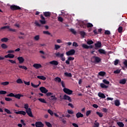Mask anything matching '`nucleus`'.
<instances>
[{
	"mask_svg": "<svg viewBox=\"0 0 127 127\" xmlns=\"http://www.w3.org/2000/svg\"><path fill=\"white\" fill-rule=\"evenodd\" d=\"M98 52L99 53H100V54H107V52H106V51H105V50L103 49H100L98 50Z\"/></svg>",
	"mask_w": 127,
	"mask_h": 127,
	"instance_id": "nucleus-23",
	"label": "nucleus"
},
{
	"mask_svg": "<svg viewBox=\"0 0 127 127\" xmlns=\"http://www.w3.org/2000/svg\"><path fill=\"white\" fill-rule=\"evenodd\" d=\"M48 113H49V114H50V115H51V116H53V115H54L53 111H52V110H51L50 109L48 110Z\"/></svg>",
	"mask_w": 127,
	"mask_h": 127,
	"instance_id": "nucleus-48",
	"label": "nucleus"
},
{
	"mask_svg": "<svg viewBox=\"0 0 127 127\" xmlns=\"http://www.w3.org/2000/svg\"><path fill=\"white\" fill-rule=\"evenodd\" d=\"M67 113H68V114H69L70 115H73V114H74V111H73V110H67Z\"/></svg>",
	"mask_w": 127,
	"mask_h": 127,
	"instance_id": "nucleus-54",
	"label": "nucleus"
},
{
	"mask_svg": "<svg viewBox=\"0 0 127 127\" xmlns=\"http://www.w3.org/2000/svg\"><path fill=\"white\" fill-rule=\"evenodd\" d=\"M45 124H46V125L47 126V127H52V125H51L50 123L46 122Z\"/></svg>",
	"mask_w": 127,
	"mask_h": 127,
	"instance_id": "nucleus-49",
	"label": "nucleus"
},
{
	"mask_svg": "<svg viewBox=\"0 0 127 127\" xmlns=\"http://www.w3.org/2000/svg\"><path fill=\"white\" fill-rule=\"evenodd\" d=\"M91 60H94V62H96V63H100V62H101V59L96 56L92 57Z\"/></svg>",
	"mask_w": 127,
	"mask_h": 127,
	"instance_id": "nucleus-9",
	"label": "nucleus"
},
{
	"mask_svg": "<svg viewBox=\"0 0 127 127\" xmlns=\"http://www.w3.org/2000/svg\"><path fill=\"white\" fill-rule=\"evenodd\" d=\"M64 75L66 77H72V74H71V73L65 72L64 73Z\"/></svg>",
	"mask_w": 127,
	"mask_h": 127,
	"instance_id": "nucleus-43",
	"label": "nucleus"
},
{
	"mask_svg": "<svg viewBox=\"0 0 127 127\" xmlns=\"http://www.w3.org/2000/svg\"><path fill=\"white\" fill-rule=\"evenodd\" d=\"M36 127H44V125L41 122H37L35 123Z\"/></svg>",
	"mask_w": 127,
	"mask_h": 127,
	"instance_id": "nucleus-12",
	"label": "nucleus"
},
{
	"mask_svg": "<svg viewBox=\"0 0 127 127\" xmlns=\"http://www.w3.org/2000/svg\"><path fill=\"white\" fill-rule=\"evenodd\" d=\"M5 58H10V59H12V58H14V55L13 54H8L7 55H5L4 56Z\"/></svg>",
	"mask_w": 127,
	"mask_h": 127,
	"instance_id": "nucleus-21",
	"label": "nucleus"
},
{
	"mask_svg": "<svg viewBox=\"0 0 127 127\" xmlns=\"http://www.w3.org/2000/svg\"><path fill=\"white\" fill-rule=\"evenodd\" d=\"M74 59H75V58L73 57H68L67 58V60L65 61L66 64H67V65H69V64H70V61H73Z\"/></svg>",
	"mask_w": 127,
	"mask_h": 127,
	"instance_id": "nucleus-14",
	"label": "nucleus"
},
{
	"mask_svg": "<svg viewBox=\"0 0 127 127\" xmlns=\"http://www.w3.org/2000/svg\"><path fill=\"white\" fill-rule=\"evenodd\" d=\"M18 66L20 69H24V70H27V67H26L25 65H18Z\"/></svg>",
	"mask_w": 127,
	"mask_h": 127,
	"instance_id": "nucleus-30",
	"label": "nucleus"
},
{
	"mask_svg": "<svg viewBox=\"0 0 127 127\" xmlns=\"http://www.w3.org/2000/svg\"><path fill=\"white\" fill-rule=\"evenodd\" d=\"M75 52H76L75 51V50L71 49V50L68 51V52H66V55H67V56H70L71 55H74V54H75Z\"/></svg>",
	"mask_w": 127,
	"mask_h": 127,
	"instance_id": "nucleus-8",
	"label": "nucleus"
},
{
	"mask_svg": "<svg viewBox=\"0 0 127 127\" xmlns=\"http://www.w3.org/2000/svg\"><path fill=\"white\" fill-rule=\"evenodd\" d=\"M127 83V79H123L119 81V83L122 84V85H125Z\"/></svg>",
	"mask_w": 127,
	"mask_h": 127,
	"instance_id": "nucleus-26",
	"label": "nucleus"
},
{
	"mask_svg": "<svg viewBox=\"0 0 127 127\" xmlns=\"http://www.w3.org/2000/svg\"><path fill=\"white\" fill-rule=\"evenodd\" d=\"M118 126H119L120 127H125V124L123 122H118L117 123Z\"/></svg>",
	"mask_w": 127,
	"mask_h": 127,
	"instance_id": "nucleus-35",
	"label": "nucleus"
},
{
	"mask_svg": "<svg viewBox=\"0 0 127 127\" xmlns=\"http://www.w3.org/2000/svg\"><path fill=\"white\" fill-rule=\"evenodd\" d=\"M115 106L119 107V106H120V101L119 100H115Z\"/></svg>",
	"mask_w": 127,
	"mask_h": 127,
	"instance_id": "nucleus-39",
	"label": "nucleus"
},
{
	"mask_svg": "<svg viewBox=\"0 0 127 127\" xmlns=\"http://www.w3.org/2000/svg\"><path fill=\"white\" fill-rule=\"evenodd\" d=\"M8 61L9 62H10L12 64H15L16 63V62L15 61H13L12 60H8Z\"/></svg>",
	"mask_w": 127,
	"mask_h": 127,
	"instance_id": "nucleus-55",
	"label": "nucleus"
},
{
	"mask_svg": "<svg viewBox=\"0 0 127 127\" xmlns=\"http://www.w3.org/2000/svg\"><path fill=\"white\" fill-rule=\"evenodd\" d=\"M33 66L35 69H40L42 67V65L40 64H35Z\"/></svg>",
	"mask_w": 127,
	"mask_h": 127,
	"instance_id": "nucleus-15",
	"label": "nucleus"
},
{
	"mask_svg": "<svg viewBox=\"0 0 127 127\" xmlns=\"http://www.w3.org/2000/svg\"><path fill=\"white\" fill-rule=\"evenodd\" d=\"M79 34H80L81 37L84 38V37H85V35H86V33L84 32V31H81L79 32Z\"/></svg>",
	"mask_w": 127,
	"mask_h": 127,
	"instance_id": "nucleus-29",
	"label": "nucleus"
},
{
	"mask_svg": "<svg viewBox=\"0 0 127 127\" xmlns=\"http://www.w3.org/2000/svg\"><path fill=\"white\" fill-rule=\"evenodd\" d=\"M90 114H91V111L90 110L87 111L86 113V117H89V116H90Z\"/></svg>",
	"mask_w": 127,
	"mask_h": 127,
	"instance_id": "nucleus-57",
	"label": "nucleus"
},
{
	"mask_svg": "<svg viewBox=\"0 0 127 127\" xmlns=\"http://www.w3.org/2000/svg\"><path fill=\"white\" fill-rule=\"evenodd\" d=\"M103 82L104 84H106V85H109V84H110V81L107 80V79H103Z\"/></svg>",
	"mask_w": 127,
	"mask_h": 127,
	"instance_id": "nucleus-50",
	"label": "nucleus"
},
{
	"mask_svg": "<svg viewBox=\"0 0 127 127\" xmlns=\"http://www.w3.org/2000/svg\"><path fill=\"white\" fill-rule=\"evenodd\" d=\"M7 97H13L14 98V94L13 93H10V94H8L6 96Z\"/></svg>",
	"mask_w": 127,
	"mask_h": 127,
	"instance_id": "nucleus-56",
	"label": "nucleus"
},
{
	"mask_svg": "<svg viewBox=\"0 0 127 127\" xmlns=\"http://www.w3.org/2000/svg\"><path fill=\"white\" fill-rule=\"evenodd\" d=\"M82 47L84 48V49H89V46L88 45L83 44L82 45Z\"/></svg>",
	"mask_w": 127,
	"mask_h": 127,
	"instance_id": "nucleus-36",
	"label": "nucleus"
},
{
	"mask_svg": "<svg viewBox=\"0 0 127 127\" xmlns=\"http://www.w3.org/2000/svg\"><path fill=\"white\" fill-rule=\"evenodd\" d=\"M98 75L99 76H101L102 77H104V76L106 75V72L105 71H100L99 72Z\"/></svg>",
	"mask_w": 127,
	"mask_h": 127,
	"instance_id": "nucleus-33",
	"label": "nucleus"
},
{
	"mask_svg": "<svg viewBox=\"0 0 127 127\" xmlns=\"http://www.w3.org/2000/svg\"><path fill=\"white\" fill-rule=\"evenodd\" d=\"M41 84V82L40 81H39V84L38 85H35L33 84V83L31 82V86L33 87V88H38V87H39V85H40Z\"/></svg>",
	"mask_w": 127,
	"mask_h": 127,
	"instance_id": "nucleus-25",
	"label": "nucleus"
},
{
	"mask_svg": "<svg viewBox=\"0 0 127 127\" xmlns=\"http://www.w3.org/2000/svg\"><path fill=\"white\" fill-rule=\"evenodd\" d=\"M24 109H25V113L30 117V118H33V115L32 114V112L31 111V108H29V105L28 104H25L23 107Z\"/></svg>",
	"mask_w": 127,
	"mask_h": 127,
	"instance_id": "nucleus-1",
	"label": "nucleus"
},
{
	"mask_svg": "<svg viewBox=\"0 0 127 127\" xmlns=\"http://www.w3.org/2000/svg\"><path fill=\"white\" fill-rule=\"evenodd\" d=\"M23 95L18 94H14V98H15L16 99H18V100H20V98L21 97H23Z\"/></svg>",
	"mask_w": 127,
	"mask_h": 127,
	"instance_id": "nucleus-20",
	"label": "nucleus"
},
{
	"mask_svg": "<svg viewBox=\"0 0 127 127\" xmlns=\"http://www.w3.org/2000/svg\"><path fill=\"white\" fill-rule=\"evenodd\" d=\"M118 32H119V33H122V32H123V27L120 26L118 28Z\"/></svg>",
	"mask_w": 127,
	"mask_h": 127,
	"instance_id": "nucleus-45",
	"label": "nucleus"
},
{
	"mask_svg": "<svg viewBox=\"0 0 127 127\" xmlns=\"http://www.w3.org/2000/svg\"><path fill=\"white\" fill-rule=\"evenodd\" d=\"M100 87L101 88H102V89H108V86L106 85L104 83H101L100 84Z\"/></svg>",
	"mask_w": 127,
	"mask_h": 127,
	"instance_id": "nucleus-28",
	"label": "nucleus"
},
{
	"mask_svg": "<svg viewBox=\"0 0 127 127\" xmlns=\"http://www.w3.org/2000/svg\"><path fill=\"white\" fill-rule=\"evenodd\" d=\"M63 91L64 93L67 94V95H72V93H73V91L67 88H64Z\"/></svg>",
	"mask_w": 127,
	"mask_h": 127,
	"instance_id": "nucleus-5",
	"label": "nucleus"
},
{
	"mask_svg": "<svg viewBox=\"0 0 127 127\" xmlns=\"http://www.w3.org/2000/svg\"><path fill=\"white\" fill-rule=\"evenodd\" d=\"M38 100L40 102H41V103H43L44 104H46L47 103L44 99L39 98Z\"/></svg>",
	"mask_w": 127,
	"mask_h": 127,
	"instance_id": "nucleus-34",
	"label": "nucleus"
},
{
	"mask_svg": "<svg viewBox=\"0 0 127 127\" xmlns=\"http://www.w3.org/2000/svg\"><path fill=\"white\" fill-rule=\"evenodd\" d=\"M96 114L100 118H102V117H103V114L101 112H97Z\"/></svg>",
	"mask_w": 127,
	"mask_h": 127,
	"instance_id": "nucleus-52",
	"label": "nucleus"
},
{
	"mask_svg": "<svg viewBox=\"0 0 127 127\" xmlns=\"http://www.w3.org/2000/svg\"><path fill=\"white\" fill-rule=\"evenodd\" d=\"M53 95V93H51V92H48L46 93V96L47 97H49V96H52Z\"/></svg>",
	"mask_w": 127,
	"mask_h": 127,
	"instance_id": "nucleus-59",
	"label": "nucleus"
},
{
	"mask_svg": "<svg viewBox=\"0 0 127 127\" xmlns=\"http://www.w3.org/2000/svg\"><path fill=\"white\" fill-rule=\"evenodd\" d=\"M76 118L79 119L80 118H83L84 117V115L81 113V112H78L76 114Z\"/></svg>",
	"mask_w": 127,
	"mask_h": 127,
	"instance_id": "nucleus-24",
	"label": "nucleus"
},
{
	"mask_svg": "<svg viewBox=\"0 0 127 127\" xmlns=\"http://www.w3.org/2000/svg\"><path fill=\"white\" fill-rule=\"evenodd\" d=\"M15 114H16V115H22L23 116H25V115H26V112L23 111H20L18 112H15Z\"/></svg>",
	"mask_w": 127,
	"mask_h": 127,
	"instance_id": "nucleus-17",
	"label": "nucleus"
},
{
	"mask_svg": "<svg viewBox=\"0 0 127 127\" xmlns=\"http://www.w3.org/2000/svg\"><path fill=\"white\" fill-rule=\"evenodd\" d=\"M43 33L44 34H46L47 35H51V33L48 31H44Z\"/></svg>",
	"mask_w": 127,
	"mask_h": 127,
	"instance_id": "nucleus-47",
	"label": "nucleus"
},
{
	"mask_svg": "<svg viewBox=\"0 0 127 127\" xmlns=\"http://www.w3.org/2000/svg\"><path fill=\"white\" fill-rule=\"evenodd\" d=\"M54 81H55V82H58V83H61V78L59 77H57L54 79Z\"/></svg>",
	"mask_w": 127,
	"mask_h": 127,
	"instance_id": "nucleus-27",
	"label": "nucleus"
},
{
	"mask_svg": "<svg viewBox=\"0 0 127 127\" xmlns=\"http://www.w3.org/2000/svg\"><path fill=\"white\" fill-rule=\"evenodd\" d=\"M72 46H74V47H78L79 45L77 43L74 42L72 44Z\"/></svg>",
	"mask_w": 127,
	"mask_h": 127,
	"instance_id": "nucleus-60",
	"label": "nucleus"
},
{
	"mask_svg": "<svg viewBox=\"0 0 127 127\" xmlns=\"http://www.w3.org/2000/svg\"><path fill=\"white\" fill-rule=\"evenodd\" d=\"M119 60H116L114 61V65H118V64H119Z\"/></svg>",
	"mask_w": 127,
	"mask_h": 127,
	"instance_id": "nucleus-63",
	"label": "nucleus"
},
{
	"mask_svg": "<svg viewBox=\"0 0 127 127\" xmlns=\"http://www.w3.org/2000/svg\"><path fill=\"white\" fill-rule=\"evenodd\" d=\"M86 26L87 28H90V27H93L94 25H93V24L91 23H87L86 24L85 22H82V24L80 25V27L82 28H86Z\"/></svg>",
	"mask_w": 127,
	"mask_h": 127,
	"instance_id": "nucleus-3",
	"label": "nucleus"
},
{
	"mask_svg": "<svg viewBox=\"0 0 127 127\" xmlns=\"http://www.w3.org/2000/svg\"><path fill=\"white\" fill-rule=\"evenodd\" d=\"M43 14L45 17H50L51 16V12L49 11L44 12Z\"/></svg>",
	"mask_w": 127,
	"mask_h": 127,
	"instance_id": "nucleus-18",
	"label": "nucleus"
},
{
	"mask_svg": "<svg viewBox=\"0 0 127 127\" xmlns=\"http://www.w3.org/2000/svg\"><path fill=\"white\" fill-rule=\"evenodd\" d=\"M10 8V9H11V10H18L19 9H21V8H20V7L15 5H11Z\"/></svg>",
	"mask_w": 127,
	"mask_h": 127,
	"instance_id": "nucleus-7",
	"label": "nucleus"
},
{
	"mask_svg": "<svg viewBox=\"0 0 127 127\" xmlns=\"http://www.w3.org/2000/svg\"><path fill=\"white\" fill-rule=\"evenodd\" d=\"M95 49L97 50L98 48H101L102 47V43L101 42H97L95 44Z\"/></svg>",
	"mask_w": 127,
	"mask_h": 127,
	"instance_id": "nucleus-10",
	"label": "nucleus"
},
{
	"mask_svg": "<svg viewBox=\"0 0 127 127\" xmlns=\"http://www.w3.org/2000/svg\"><path fill=\"white\" fill-rule=\"evenodd\" d=\"M9 29V31H12V32H15L16 30L9 28V26H5L0 28L1 30L2 29Z\"/></svg>",
	"mask_w": 127,
	"mask_h": 127,
	"instance_id": "nucleus-6",
	"label": "nucleus"
},
{
	"mask_svg": "<svg viewBox=\"0 0 127 127\" xmlns=\"http://www.w3.org/2000/svg\"><path fill=\"white\" fill-rule=\"evenodd\" d=\"M98 97H99V98H101L102 99H105L106 98V96L105 95V94L101 92H99L98 94Z\"/></svg>",
	"mask_w": 127,
	"mask_h": 127,
	"instance_id": "nucleus-22",
	"label": "nucleus"
},
{
	"mask_svg": "<svg viewBox=\"0 0 127 127\" xmlns=\"http://www.w3.org/2000/svg\"><path fill=\"white\" fill-rule=\"evenodd\" d=\"M93 44L94 42L92 40H89L87 42V44H88V45H91Z\"/></svg>",
	"mask_w": 127,
	"mask_h": 127,
	"instance_id": "nucleus-38",
	"label": "nucleus"
},
{
	"mask_svg": "<svg viewBox=\"0 0 127 127\" xmlns=\"http://www.w3.org/2000/svg\"><path fill=\"white\" fill-rule=\"evenodd\" d=\"M51 100H52V101H56V100H57V98L55 97V95H53L51 96Z\"/></svg>",
	"mask_w": 127,
	"mask_h": 127,
	"instance_id": "nucleus-40",
	"label": "nucleus"
},
{
	"mask_svg": "<svg viewBox=\"0 0 127 127\" xmlns=\"http://www.w3.org/2000/svg\"><path fill=\"white\" fill-rule=\"evenodd\" d=\"M63 100H67L68 102H72V99H71V97L70 96L64 94L63 96Z\"/></svg>",
	"mask_w": 127,
	"mask_h": 127,
	"instance_id": "nucleus-11",
	"label": "nucleus"
},
{
	"mask_svg": "<svg viewBox=\"0 0 127 127\" xmlns=\"http://www.w3.org/2000/svg\"><path fill=\"white\" fill-rule=\"evenodd\" d=\"M39 22L41 24H40L37 21H35L36 26H38V27H43V25L46 24V21L45 20H40Z\"/></svg>",
	"mask_w": 127,
	"mask_h": 127,
	"instance_id": "nucleus-2",
	"label": "nucleus"
},
{
	"mask_svg": "<svg viewBox=\"0 0 127 127\" xmlns=\"http://www.w3.org/2000/svg\"><path fill=\"white\" fill-rule=\"evenodd\" d=\"M105 34H107V35H110L111 34V32L109 30H106L105 31Z\"/></svg>",
	"mask_w": 127,
	"mask_h": 127,
	"instance_id": "nucleus-62",
	"label": "nucleus"
},
{
	"mask_svg": "<svg viewBox=\"0 0 127 127\" xmlns=\"http://www.w3.org/2000/svg\"><path fill=\"white\" fill-rule=\"evenodd\" d=\"M40 91H41V92L44 93V94H46L47 92H48V90L46 89L44 87H41L40 88Z\"/></svg>",
	"mask_w": 127,
	"mask_h": 127,
	"instance_id": "nucleus-13",
	"label": "nucleus"
},
{
	"mask_svg": "<svg viewBox=\"0 0 127 127\" xmlns=\"http://www.w3.org/2000/svg\"><path fill=\"white\" fill-rule=\"evenodd\" d=\"M6 94V91L4 90L0 91V95H5Z\"/></svg>",
	"mask_w": 127,
	"mask_h": 127,
	"instance_id": "nucleus-53",
	"label": "nucleus"
},
{
	"mask_svg": "<svg viewBox=\"0 0 127 127\" xmlns=\"http://www.w3.org/2000/svg\"><path fill=\"white\" fill-rule=\"evenodd\" d=\"M1 42H7L8 41V38H3L1 39Z\"/></svg>",
	"mask_w": 127,
	"mask_h": 127,
	"instance_id": "nucleus-37",
	"label": "nucleus"
},
{
	"mask_svg": "<svg viewBox=\"0 0 127 127\" xmlns=\"http://www.w3.org/2000/svg\"><path fill=\"white\" fill-rule=\"evenodd\" d=\"M38 79H40L41 80H46V77L44 76H37Z\"/></svg>",
	"mask_w": 127,
	"mask_h": 127,
	"instance_id": "nucleus-32",
	"label": "nucleus"
},
{
	"mask_svg": "<svg viewBox=\"0 0 127 127\" xmlns=\"http://www.w3.org/2000/svg\"><path fill=\"white\" fill-rule=\"evenodd\" d=\"M123 64L125 65V67L127 68V60H125V61L123 63Z\"/></svg>",
	"mask_w": 127,
	"mask_h": 127,
	"instance_id": "nucleus-64",
	"label": "nucleus"
},
{
	"mask_svg": "<svg viewBox=\"0 0 127 127\" xmlns=\"http://www.w3.org/2000/svg\"><path fill=\"white\" fill-rule=\"evenodd\" d=\"M1 47L3 49H6V48H7V46L5 44H2L1 45Z\"/></svg>",
	"mask_w": 127,
	"mask_h": 127,
	"instance_id": "nucleus-42",
	"label": "nucleus"
},
{
	"mask_svg": "<svg viewBox=\"0 0 127 127\" xmlns=\"http://www.w3.org/2000/svg\"><path fill=\"white\" fill-rule=\"evenodd\" d=\"M70 31L72 32L73 34H76V31L74 29H69Z\"/></svg>",
	"mask_w": 127,
	"mask_h": 127,
	"instance_id": "nucleus-61",
	"label": "nucleus"
},
{
	"mask_svg": "<svg viewBox=\"0 0 127 127\" xmlns=\"http://www.w3.org/2000/svg\"><path fill=\"white\" fill-rule=\"evenodd\" d=\"M8 84H9L8 81H5L1 83V85H2L3 86H7Z\"/></svg>",
	"mask_w": 127,
	"mask_h": 127,
	"instance_id": "nucleus-41",
	"label": "nucleus"
},
{
	"mask_svg": "<svg viewBox=\"0 0 127 127\" xmlns=\"http://www.w3.org/2000/svg\"><path fill=\"white\" fill-rule=\"evenodd\" d=\"M49 63L51 65H55V66H57L58 64H59V63L57 61H52L49 62Z\"/></svg>",
	"mask_w": 127,
	"mask_h": 127,
	"instance_id": "nucleus-19",
	"label": "nucleus"
},
{
	"mask_svg": "<svg viewBox=\"0 0 127 127\" xmlns=\"http://www.w3.org/2000/svg\"><path fill=\"white\" fill-rule=\"evenodd\" d=\"M16 82L17 83V84H23V82H22V80L20 78L16 80Z\"/></svg>",
	"mask_w": 127,
	"mask_h": 127,
	"instance_id": "nucleus-44",
	"label": "nucleus"
},
{
	"mask_svg": "<svg viewBox=\"0 0 127 127\" xmlns=\"http://www.w3.org/2000/svg\"><path fill=\"white\" fill-rule=\"evenodd\" d=\"M61 48V46H60L59 45H55V50H58V49H59Z\"/></svg>",
	"mask_w": 127,
	"mask_h": 127,
	"instance_id": "nucleus-46",
	"label": "nucleus"
},
{
	"mask_svg": "<svg viewBox=\"0 0 127 127\" xmlns=\"http://www.w3.org/2000/svg\"><path fill=\"white\" fill-rule=\"evenodd\" d=\"M56 56L57 57H59L60 58H61V60H62V61H65V57H64V54H60V52H58V53L56 54Z\"/></svg>",
	"mask_w": 127,
	"mask_h": 127,
	"instance_id": "nucleus-4",
	"label": "nucleus"
},
{
	"mask_svg": "<svg viewBox=\"0 0 127 127\" xmlns=\"http://www.w3.org/2000/svg\"><path fill=\"white\" fill-rule=\"evenodd\" d=\"M34 39L36 40V41H38L39 40V35H36L34 37Z\"/></svg>",
	"mask_w": 127,
	"mask_h": 127,
	"instance_id": "nucleus-51",
	"label": "nucleus"
},
{
	"mask_svg": "<svg viewBox=\"0 0 127 127\" xmlns=\"http://www.w3.org/2000/svg\"><path fill=\"white\" fill-rule=\"evenodd\" d=\"M5 101H6L7 102H10V101H12V99L10 98L6 97L5 98Z\"/></svg>",
	"mask_w": 127,
	"mask_h": 127,
	"instance_id": "nucleus-58",
	"label": "nucleus"
},
{
	"mask_svg": "<svg viewBox=\"0 0 127 127\" xmlns=\"http://www.w3.org/2000/svg\"><path fill=\"white\" fill-rule=\"evenodd\" d=\"M17 60L19 61V64H22L24 62V59L22 57H19L17 58Z\"/></svg>",
	"mask_w": 127,
	"mask_h": 127,
	"instance_id": "nucleus-16",
	"label": "nucleus"
},
{
	"mask_svg": "<svg viewBox=\"0 0 127 127\" xmlns=\"http://www.w3.org/2000/svg\"><path fill=\"white\" fill-rule=\"evenodd\" d=\"M4 112H5V113H6L8 115H11L12 114V113L11 112H10V111L6 108H5L4 109Z\"/></svg>",
	"mask_w": 127,
	"mask_h": 127,
	"instance_id": "nucleus-31",
	"label": "nucleus"
}]
</instances>
